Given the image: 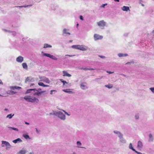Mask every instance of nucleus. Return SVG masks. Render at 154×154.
<instances>
[{"mask_svg":"<svg viewBox=\"0 0 154 154\" xmlns=\"http://www.w3.org/2000/svg\"><path fill=\"white\" fill-rule=\"evenodd\" d=\"M60 80L62 83H63V85H65L66 84H67V82H66V81H64L62 79H60Z\"/></svg>","mask_w":154,"mask_h":154,"instance_id":"34","label":"nucleus"},{"mask_svg":"<svg viewBox=\"0 0 154 154\" xmlns=\"http://www.w3.org/2000/svg\"><path fill=\"white\" fill-rule=\"evenodd\" d=\"M130 62H128L127 63H126V64H130Z\"/></svg>","mask_w":154,"mask_h":154,"instance_id":"63","label":"nucleus"},{"mask_svg":"<svg viewBox=\"0 0 154 154\" xmlns=\"http://www.w3.org/2000/svg\"><path fill=\"white\" fill-rule=\"evenodd\" d=\"M106 72L109 74H112L114 73L113 72H110L109 71H107Z\"/></svg>","mask_w":154,"mask_h":154,"instance_id":"49","label":"nucleus"},{"mask_svg":"<svg viewBox=\"0 0 154 154\" xmlns=\"http://www.w3.org/2000/svg\"><path fill=\"white\" fill-rule=\"evenodd\" d=\"M23 57L21 56H19L17 57L16 59V61L17 62L20 63H22L23 61Z\"/></svg>","mask_w":154,"mask_h":154,"instance_id":"11","label":"nucleus"},{"mask_svg":"<svg viewBox=\"0 0 154 154\" xmlns=\"http://www.w3.org/2000/svg\"><path fill=\"white\" fill-rule=\"evenodd\" d=\"M33 95L34 96H40L42 94V92H40L37 90V89L35 88H34L33 90Z\"/></svg>","mask_w":154,"mask_h":154,"instance_id":"8","label":"nucleus"},{"mask_svg":"<svg viewBox=\"0 0 154 154\" xmlns=\"http://www.w3.org/2000/svg\"><path fill=\"white\" fill-rule=\"evenodd\" d=\"M38 85L40 86L43 87H49V86L48 85H45L43 82H39L38 83Z\"/></svg>","mask_w":154,"mask_h":154,"instance_id":"23","label":"nucleus"},{"mask_svg":"<svg viewBox=\"0 0 154 154\" xmlns=\"http://www.w3.org/2000/svg\"><path fill=\"white\" fill-rule=\"evenodd\" d=\"M23 7H24L25 8H26V7H27L28 6V5H27V6H23Z\"/></svg>","mask_w":154,"mask_h":154,"instance_id":"55","label":"nucleus"},{"mask_svg":"<svg viewBox=\"0 0 154 154\" xmlns=\"http://www.w3.org/2000/svg\"><path fill=\"white\" fill-rule=\"evenodd\" d=\"M79 24L78 23H77V24H76V27H78L79 26Z\"/></svg>","mask_w":154,"mask_h":154,"instance_id":"60","label":"nucleus"},{"mask_svg":"<svg viewBox=\"0 0 154 154\" xmlns=\"http://www.w3.org/2000/svg\"><path fill=\"white\" fill-rule=\"evenodd\" d=\"M25 124H26V125H29V123L27 122H25Z\"/></svg>","mask_w":154,"mask_h":154,"instance_id":"52","label":"nucleus"},{"mask_svg":"<svg viewBox=\"0 0 154 154\" xmlns=\"http://www.w3.org/2000/svg\"><path fill=\"white\" fill-rule=\"evenodd\" d=\"M35 131L37 133V134H39L40 131L38 130L37 128H35Z\"/></svg>","mask_w":154,"mask_h":154,"instance_id":"45","label":"nucleus"},{"mask_svg":"<svg viewBox=\"0 0 154 154\" xmlns=\"http://www.w3.org/2000/svg\"><path fill=\"white\" fill-rule=\"evenodd\" d=\"M57 116L62 120H65L66 119L65 115L61 111H58Z\"/></svg>","mask_w":154,"mask_h":154,"instance_id":"4","label":"nucleus"},{"mask_svg":"<svg viewBox=\"0 0 154 154\" xmlns=\"http://www.w3.org/2000/svg\"><path fill=\"white\" fill-rule=\"evenodd\" d=\"M80 85L81 88L83 90H86L88 88L87 84L86 82H82Z\"/></svg>","mask_w":154,"mask_h":154,"instance_id":"7","label":"nucleus"},{"mask_svg":"<svg viewBox=\"0 0 154 154\" xmlns=\"http://www.w3.org/2000/svg\"><path fill=\"white\" fill-rule=\"evenodd\" d=\"M14 116V114H13V115H12L11 114H9V115H8L7 116L6 118H9L10 119H11L12 117Z\"/></svg>","mask_w":154,"mask_h":154,"instance_id":"35","label":"nucleus"},{"mask_svg":"<svg viewBox=\"0 0 154 154\" xmlns=\"http://www.w3.org/2000/svg\"><path fill=\"white\" fill-rule=\"evenodd\" d=\"M56 92V90H51V91H50V94H51V95H52L53 94V92Z\"/></svg>","mask_w":154,"mask_h":154,"instance_id":"44","label":"nucleus"},{"mask_svg":"<svg viewBox=\"0 0 154 154\" xmlns=\"http://www.w3.org/2000/svg\"><path fill=\"white\" fill-rule=\"evenodd\" d=\"M42 53L44 56L49 57L54 60H58V59L57 57L53 55L45 53L43 51L42 52Z\"/></svg>","mask_w":154,"mask_h":154,"instance_id":"5","label":"nucleus"},{"mask_svg":"<svg viewBox=\"0 0 154 154\" xmlns=\"http://www.w3.org/2000/svg\"><path fill=\"white\" fill-rule=\"evenodd\" d=\"M35 81L34 78L31 77H27L25 80V82H33Z\"/></svg>","mask_w":154,"mask_h":154,"instance_id":"12","label":"nucleus"},{"mask_svg":"<svg viewBox=\"0 0 154 154\" xmlns=\"http://www.w3.org/2000/svg\"><path fill=\"white\" fill-rule=\"evenodd\" d=\"M28 154H34V153L33 152H30Z\"/></svg>","mask_w":154,"mask_h":154,"instance_id":"53","label":"nucleus"},{"mask_svg":"<svg viewBox=\"0 0 154 154\" xmlns=\"http://www.w3.org/2000/svg\"><path fill=\"white\" fill-rule=\"evenodd\" d=\"M81 69H83V70H89L90 69L89 68H81Z\"/></svg>","mask_w":154,"mask_h":154,"instance_id":"43","label":"nucleus"},{"mask_svg":"<svg viewBox=\"0 0 154 154\" xmlns=\"http://www.w3.org/2000/svg\"><path fill=\"white\" fill-rule=\"evenodd\" d=\"M8 128H9V130L10 131H11L12 130L16 131H19L18 129L17 128L14 127H8Z\"/></svg>","mask_w":154,"mask_h":154,"instance_id":"28","label":"nucleus"},{"mask_svg":"<svg viewBox=\"0 0 154 154\" xmlns=\"http://www.w3.org/2000/svg\"><path fill=\"white\" fill-rule=\"evenodd\" d=\"M34 89H30L27 90L26 91V93H29L31 92V91H33Z\"/></svg>","mask_w":154,"mask_h":154,"instance_id":"39","label":"nucleus"},{"mask_svg":"<svg viewBox=\"0 0 154 154\" xmlns=\"http://www.w3.org/2000/svg\"><path fill=\"white\" fill-rule=\"evenodd\" d=\"M143 146V144L142 142L139 140L137 142V147L138 149H142Z\"/></svg>","mask_w":154,"mask_h":154,"instance_id":"13","label":"nucleus"},{"mask_svg":"<svg viewBox=\"0 0 154 154\" xmlns=\"http://www.w3.org/2000/svg\"><path fill=\"white\" fill-rule=\"evenodd\" d=\"M22 66H23V68L24 69H25L26 70H27L28 69V66L26 63H22Z\"/></svg>","mask_w":154,"mask_h":154,"instance_id":"27","label":"nucleus"},{"mask_svg":"<svg viewBox=\"0 0 154 154\" xmlns=\"http://www.w3.org/2000/svg\"><path fill=\"white\" fill-rule=\"evenodd\" d=\"M77 147L78 148H83L86 149L85 147H82V143L80 141H77L76 142Z\"/></svg>","mask_w":154,"mask_h":154,"instance_id":"19","label":"nucleus"},{"mask_svg":"<svg viewBox=\"0 0 154 154\" xmlns=\"http://www.w3.org/2000/svg\"><path fill=\"white\" fill-rule=\"evenodd\" d=\"M99 56L102 58H105V57L104 56Z\"/></svg>","mask_w":154,"mask_h":154,"instance_id":"51","label":"nucleus"},{"mask_svg":"<svg viewBox=\"0 0 154 154\" xmlns=\"http://www.w3.org/2000/svg\"><path fill=\"white\" fill-rule=\"evenodd\" d=\"M3 30L4 31H5V32H8L9 33L11 32L10 31H8V30H6V29H3Z\"/></svg>","mask_w":154,"mask_h":154,"instance_id":"50","label":"nucleus"},{"mask_svg":"<svg viewBox=\"0 0 154 154\" xmlns=\"http://www.w3.org/2000/svg\"><path fill=\"white\" fill-rule=\"evenodd\" d=\"M11 32H12V35L13 36H14L16 35V32H15L13 31Z\"/></svg>","mask_w":154,"mask_h":154,"instance_id":"42","label":"nucleus"},{"mask_svg":"<svg viewBox=\"0 0 154 154\" xmlns=\"http://www.w3.org/2000/svg\"><path fill=\"white\" fill-rule=\"evenodd\" d=\"M62 110L65 113V114L66 115H67L69 116L70 115V114H69V113H67V112H66L64 110Z\"/></svg>","mask_w":154,"mask_h":154,"instance_id":"40","label":"nucleus"},{"mask_svg":"<svg viewBox=\"0 0 154 154\" xmlns=\"http://www.w3.org/2000/svg\"><path fill=\"white\" fill-rule=\"evenodd\" d=\"M0 84H3V83L2 82V81L1 80H0Z\"/></svg>","mask_w":154,"mask_h":154,"instance_id":"54","label":"nucleus"},{"mask_svg":"<svg viewBox=\"0 0 154 154\" xmlns=\"http://www.w3.org/2000/svg\"><path fill=\"white\" fill-rule=\"evenodd\" d=\"M107 5V3H106L105 4H103L100 6V7L104 8L105 6H106Z\"/></svg>","mask_w":154,"mask_h":154,"instance_id":"41","label":"nucleus"},{"mask_svg":"<svg viewBox=\"0 0 154 154\" xmlns=\"http://www.w3.org/2000/svg\"><path fill=\"white\" fill-rule=\"evenodd\" d=\"M34 85V84H31L30 85V86H32Z\"/></svg>","mask_w":154,"mask_h":154,"instance_id":"58","label":"nucleus"},{"mask_svg":"<svg viewBox=\"0 0 154 154\" xmlns=\"http://www.w3.org/2000/svg\"><path fill=\"white\" fill-rule=\"evenodd\" d=\"M66 56H69V57H72L73 56H75V55H68V54H67V55H65Z\"/></svg>","mask_w":154,"mask_h":154,"instance_id":"47","label":"nucleus"},{"mask_svg":"<svg viewBox=\"0 0 154 154\" xmlns=\"http://www.w3.org/2000/svg\"><path fill=\"white\" fill-rule=\"evenodd\" d=\"M72 154H76V153L75 152H73Z\"/></svg>","mask_w":154,"mask_h":154,"instance_id":"59","label":"nucleus"},{"mask_svg":"<svg viewBox=\"0 0 154 154\" xmlns=\"http://www.w3.org/2000/svg\"><path fill=\"white\" fill-rule=\"evenodd\" d=\"M129 148L130 149H131L134 151H136V150L133 148L132 146V144L131 143H130L129 144Z\"/></svg>","mask_w":154,"mask_h":154,"instance_id":"31","label":"nucleus"},{"mask_svg":"<svg viewBox=\"0 0 154 154\" xmlns=\"http://www.w3.org/2000/svg\"><path fill=\"white\" fill-rule=\"evenodd\" d=\"M79 17H80V19L82 20H83V16L82 15H80V16H79Z\"/></svg>","mask_w":154,"mask_h":154,"instance_id":"48","label":"nucleus"},{"mask_svg":"<svg viewBox=\"0 0 154 154\" xmlns=\"http://www.w3.org/2000/svg\"><path fill=\"white\" fill-rule=\"evenodd\" d=\"M63 76H67L68 77H70L72 76L69 73H67V72L65 71H63Z\"/></svg>","mask_w":154,"mask_h":154,"instance_id":"18","label":"nucleus"},{"mask_svg":"<svg viewBox=\"0 0 154 154\" xmlns=\"http://www.w3.org/2000/svg\"><path fill=\"white\" fill-rule=\"evenodd\" d=\"M128 55L127 54H123L122 53H119L118 54V56L119 57H121L123 56H126Z\"/></svg>","mask_w":154,"mask_h":154,"instance_id":"33","label":"nucleus"},{"mask_svg":"<svg viewBox=\"0 0 154 154\" xmlns=\"http://www.w3.org/2000/svg\"><path fill=\"white\" fill-rule=\"evenodd\" d=\"M9 88L11 90H14L16 89H19L21 88L18 86H11L9 87Z\"/></svg>","mask_w":154,"mask_h":154,"instance_id":"22","label":"nucleus"},{"mask_svg":"<svg viewBox=\"0 0 154 154\" xmlns=\"http://www.w3.org/2000/svg\"><path fill=\"white\" fill-rule=\"evenodd\" d=\"M50 115H53L52 113V112L50 113Z\"/></svg>","mask_w":154,"mask_h":154,"instance_id":"64","label":"nucleus"},{"mask_svg":"<svg viewBox=\"0 0 154 154\" xmlns=\"http://www.w3.org/2000/svg\"><path fill=\"white\" fill-rule=\"evenodd\" d=\"M103 36L97 34H95L94 35V38L96 41L98 39H101L103 38Z\"/></svg>","mask_w":154,"mask_h":154,"instance_id":"10","label":"nucleus"},{"mask_svg":"<svg viewBox=\"0 0 154 154\" xmlns=\"http://www.w3.org/2000/svg\"><path fill=\"white\" fill-rule=\"evenodd\" d=\"M22 141V140L20 138H17V139L13 140V142L14 143H17V142H21Z\"/></svg>","mask_w":154,"mask_h":154,"instance_id":"26","label":"nucleus"},{"mask_svg":"<svg viewBox=\"0 0 154 154\" xmlns=\"http://www.w3.org/2000/svg\"><path fill=\"white\" fill-rule=\"evenodd\" d=\"M7 93L8 94L11 95V94H15L16 93H17V92L12 91L10 90V91H7Z\"/></svg>","mask_w":154,"mask_h":154,"instance_id":"25","label":"nucleus"},{"mask_svg":"<svg viewBox=\"0 0 154 154\" xmlns=\"http://www.w3.org/2000/svg\"><path fill=\"white\" fill-rule=\"evenodd\" d=\"M120 142L123 144L126 143V141L125 139L123 137V136H122L119 138Z\"/></svg>","mask_w":154,"mask_h":154,"instance_id":"14","label":"nucleus"},{"mask_svg":"<svg viewBox=\"0 0 154 154\" xmlns=\"http://www.w3.org/2000/svg\"><path fill=\"white\" fill-rule=\"evenodd\" d=\"M69 30L66 29H64L63 31V34H67L69 35H70V33L68 32Z\"/></svg>","mask_w":154,"mask_h":154,"instance_id":"21","label":"nucleus"},{"mask_svg":"<svg viewBox=\"0 0 154 154\" xmlns=\"http://www.w3.org/2000/svg\"><path fill=\"white\" fill-rule=\"evenodd\" d=\"M114 1L115 2H119V0H114Z\"/></svg>","mask_w":154,"mask_h":154,"instance_id":"56","label":"nucleus"},{"mask_svg":"<svg viewBox=\"0 0 154 154\" xmlns=\"http://www.w3.org/2000/svg\"><path fill=\"white\" fill-rule=\"evenodd\" d=\"M149 90L151 91L154 94V87H151L149 88Z\"/></svg>","mask_w":154,"mask_h":154,"instance_id":"38","label":"nucleus"},{"mask_svg":"<svg viewBox=\"0 0 154 154\" xmlns=\"http://www.w3.org/2000/svg\"><path fill=\"white\" fill-rule=\"evenodd\" d=\"M97 24L100 27H104L106 25V23L105 21L102 20L97 23Z\"/></svg>","mask_w":154,"mask_h":154,"instance_id":"9","label":"nucleus"},{"mask_svg":"<svg viewBox=\"0 0 154 154\" xmlns=\"http://www.w3.org/2000/svg\"><path fill=\"white\" fill-rule=\"evenodd\" d=\"M153 140V138L152 134H149V142H152Z\"/></svg>","mask_w":154,"mask_h":154,"instance_id":"24","label":"nucleus"},{"mask_svg":"<svg viewBox=\"0 0 154 154\" xmlns=\"http://www.w3.org/2000/svg\"><path fill=\"white\" fill-rule=\"evenodd\" d=\"M121 9L124 11H130L129 8L128 6H123L121 8Z\"/></svg>","mask_w":154,"mask_h":154,"instance_id":"17","label":"nucleus"},{"mask_svg":"<svg viewBox=\"0 0 154 154\" xmlns=\"http://www.w3.org/2000/svg\"><path fill=\"white\" fill-rule=\"evenodd\" d=\"M71 90H72V89L68 88L65 89H63V91L66 93H67L69 94H74V92L72 91H70Z\"/></svg>","mask_w":154,"mask_h":154,"instance_id":"15","label":"nucleus"},{"mask_svg":"<svg viewBox=\"0 0 154 154\" xmlns=\"http://www.w3.org/2000/svg\"><path fill=\"white\" fill-rule=\"evenodd\" d=\"M24 99L27 101L31 103H38L39 102V100L36 97L31 96H25Z\"/></svg>","mask_w":154,"mask_h":154,"instance_id":"1","label":"nucleus"},{"mask_svg":"<svg viewBox=\"0 0 154 154\" xmlns=\"http://www.w3.org/2000/svg\"><path fill=\"white\" fill-rule=\"evenodd\" d=\"M18 7H19L20 8H21L22 7H23V6H18Z\"/></svg>","mask_w":154,"mask_h":154,"instance_id":"61","label":"nucleus"},{"mask_svg":"<svg viewBox=\"0 0 154 154\" xmlns=\"http://www.w3.org/2000/svg\"><path fill=\"white\" fill-rule=\"evenodd\" d=\"M71 47L73 48L82 51H86L88 49V47L83 45H72Z\"/></svg>","mask_w":154,"mask_h":154,"instance_id":"2","label":"nucleus"},{"mask_svg":"<svg viewBox=\"0 0 154 154\" xmlns=\"http://www.w3.org/2000/svg\"><path fill=\"white\" fill-rule=\"evenodd\" d=\"M23 136L26 139H31L29 137V136L27 134H23Z\"/></svg>","mask_w":154,"mask_h":154,"instance_id":"30","label":"nucleus"},{"mask_svg":"<svg viewBox=\"0 0 154 154\" xmlns=\"http://www.w3.org/2000/svg\"><path fill=\"white\" fill-rule=\"evenodd\" d=\"M58 111H53L52 112V113L53 115H55V116H57V113H58Z\"/></svg>","mask_w":154,"mask_h":154,"instance_id":"37","label":"nucleus"},{"mask_svg":"<svg viewBox=\"0 0 154 154\" xmlns=\"http://www.w3.org/2000/svg\"><path fill=\"white\" fill-rule=\"evenodd\" d=\"M52 46L47 44H44V48H51Z\"/></svg>","mask_w":154,"mask_h":154,"instance_id":"29","label":"nucleus"},{"mask_svg":"<svg viewBox=\"0 0 154 154\" xmlns=\"http://www.w3.org/2000/svg\"><path fill=\"white\" fill-rule=\"evenodd\" d=\"M39 82H42L48 84H49L51 81L48 78L45 76H39Z\"/></svg>","mask_w":154,"mask_h":154,"instance_id":"3","label":"nucleus"},{"mask_svg":"<svg viewBox=\"0 0 154 154\" xmlns=\"http://www.w3.org/2000/svg\"><path fill=\"white\" fill-rule=\"evenodd\" d=\"M27 152L26 149H22L21 150H19L17 152L18 154H25Z\"/></svg>","mask_w":154,"mask_h":154,"instance_id":"16","label":"nucleus"},{"mask_svg":"<svg viewBox=\"0 0 154 154\" xmlns=\"http://www.w3.org/2000/svg\"><path fill=\"white\" fill-rule=\"evenodd\" d=\"M135 119H139V116L138 115H136L135 116Z\"/></svg>","mask_w":154,"mask_h":154,"instance_id":"46","label":"nucleus"},{"mask_svg":"<svg viewBox=\"0 0 154 154\" xmlns=\"http://www.w3.org/2000/svg\"><path fill=\"white\" fill-rule=\"evenodd\" d=\"M113 132L115 134L117 135L119 138L121 137L122 136H123V134L119 131H113Z\"/></svg>","mask_w":154,"mask_h":154,"instance_id":"20","label":"nucleus"},{"mask_svg":"<svg viewBox=\"0 0 154 154\" xmlns=\"http://www.w3.org/2000/svg\"><path fill=\"white\" fill-rule=\"evenodd\" d=\"M4 144L6 146V149L9 148L11 147V146L8 142L5 141H2L1 146L2 147H4L5 146Z\"/></svg>","mask_w":154,"mask_h":154,"instance_id":"6","label":"nucleus"},{"mask_svg":"<svg viewBox=\"0 0 154 154\" xmlns=\"http://www.w3.org/2000/svg\"><path fill=\"white\" fill-rule=\"evenodd\" d=\"M37 90H38V91H39L40 92H42V94L46 92V91H42V89L40 88H39L38 89H37Z\"/></svg>","mask_w":154,"mask_h":154,"instance_id":"36","label":"nucleus"},{"mask_svg":"<svg viewBox=\"0 0 154 154\" xmlns=\"http://www.w3.org/2000/svg\"><path fill=\"white\" fill-rule=\"evenodd\" d=\"M90 69V70H94L95 69H94L93 68H89Z\"/></svg>","mask_w":154,"mask_h":154,"instance_id":"57","label":"nucleus"},{"mask_svg":"<svg viewBox=\"0 0 154 154\" xmlns=\"http://www.w3.org/2000/svg\"><path fill=\"white\" fill-rule=\"evenodd\" d=\"M105 86L109 89L112 88L113 87L112 85L110 84L107 85H105Z\"/></svg>","mask_w":154,"mask_h":154,"instance_id":"32","label":"nucleus"},{"mask_svg":"<svg viewBox=\"0 0 154 154\" xmlns=\"http://www.w3.org/2000/svg\"><path fill=\"white\" fill-rule=\"evenodd\" d=\"M152 33L154 34V30H153V31H152Z\"/></svg>","mask_w":154,"mask_h":154,"instance_id":"62","label":"nucleus"}]
</instances>
